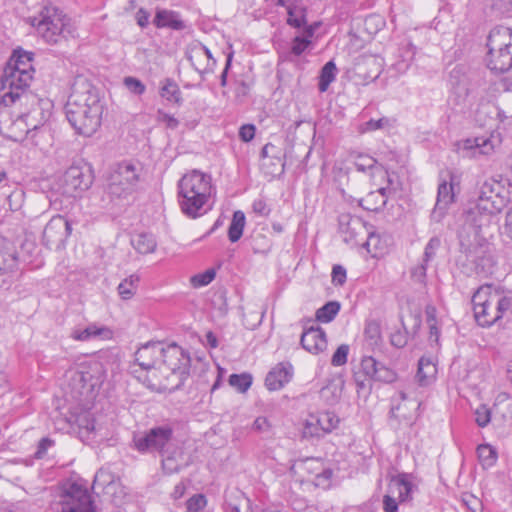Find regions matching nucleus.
Instances as JSON below:
<instances>
[{"instance_id":"nucleus-39","label":"nucleus","mask_w":512,"mask_h":512,"mask_svg":"<svg viewBox=\"0 0 512 512\" xmlns=\"http://www.w3.org/2000/svg\"><path fill=\"white\" fill-rule=\"evenodd\" d=\"M131 245L140 254H149L155 251L157 242L153 234L141 232L132 235Z\"/></svg>"},{"instance_id":"nucleus-14","label":"nucleus","mask_w":512,"mask_h":512,"mask_svg":"<svg viewBox=\"0 0 512 512\" xmlns=\"http://www.w3.org/2000/svg\"><path fill=\"white\" fill-rule=\"evenodd\" d=\"M354 379L360 388L366 386L372 380L394 381L396 374L386 368L379 369L378 362L372 356L362 357L359 366L354 371Z\"/></svg>"},{"instance_id":"nucleus-10","label":"nucleus","mask_w":512,"mask_h":512,"mask_svg":"<svg viewBox=\"0 0 512 512\" xmlns=\"http://www.w3.org/2000/svg\"><path fill=\"white\" fill-rule=\"evenodd\" d=\"M59 504L61 512H96L88 489L75 482L62 487Z\"/></svg>"},{"instance_id":"nucleus-57","label":"nucleus","mask_w":512,"mask_h":512,"mask_svg":"<svg viewBox=\"0 0 512 512\" xmlns=\"http://www.w3.org/2000/svg\"><path fill=\"white\" fill-rule=\"evenodd\" d=\"M251 428L257 433H268L272 429V423L267 417L259 416L254 420Z\"/></svg>"},{"instance_id":"nucleus-47","label":"nucleus","mask_w":512,"mask_h":512,"mask_svg":"<svg viewBox=\"0 0 512 512\" xmlns=\"http://www.w3.org/2000/svg\"><path fill=\"white\" fill-rule=\"evenodd\" d=\"M477 453L481 465L485 468L493 466L497 461V452L491 445H479Z\"/></svg>"},{"instance_id":"nucleus-51","label":"nucleus","mask_w":512,"mask_h":512,"mask_svg":"<svg viewBox=\"0 0 512 512\" xmlns=\"http://www.w3.org/2000/svg\"><path fill=\"white\" fill-rule=\"evenodd\" d=\"M311 44L312 39L302 32V35H297L293 38L290 51L294 56H300Z\"/></svg>"},{"instance_id":"nucleus-61","label":"nucleus","mask_w":512,"mask_h":512,"mask_svg":"<svg viewBox=\"0 0 512 512\" xmlns=\"http://www.w3.org/2000/svg\"><path fill=\"white\" fill-rule=\"evenodd\" d=\"M253 212L259 216L266 217L269 215L271 209L262 198L255 199L252 203Z\"/></svg>"},{"instance_id":"nucleus-60","label":"nucleus","mask_w":512,"mask_h":512,"mask_svg":"<svg viewBox=\"0 0 512 512\" xmlns=\"http://www.w3.org/2000/svg\"><path fill=\"white\" fill-rule=\"evenodd\" d=\"M331 277L334 285L342 286L346 281V269L341 265H334Z\"/></svg>"},{"instance_id":"nucleus-12","label":"nucleus","mask_w":512,"mask_h":512,"mask_svg":"<svg viewBox=\"0 0 512 512\" xmlns=\"http://www.w3.org/2000/svg\"><path fill=\"white\" fill-rule=\"evenodd\" d=\"M510 187V183H508V188H506L502 181H498L494 178L488 179L480 188L477 202L488 206L492 210L501 212L511 201Z\"/></svg>"},{"instance_id":"nucleus-49","label":"nucleus","mask_w":512,"mask_h":512,"mask_svg":"<svg viewBox=\"0 0 512 512\" xmlns=\"http://www.w3.org/2000/svg\"><path fill=\"white\" fill-rule=\"evenodd\" d=\"M253 378L249 373L232 374L229 384L240 393H245L252 385Z\"/></svg>"},{"instance_id":"nucleus-41","label":"nucleus","mask_w":512,"mask_h":512,"mask_svg":"<svg viewBox=\"0 0 512 512\" xmlns=\"http://www.w3.org/2000/svg\"><path fill=\"white\" fill-rule=\"evenodd\" d=\"M463 150L472 151L473 156L488 155L493 150V145L488 138L476 137L463 141Z\"/></svg>"},{"instance_id":"nucleus-8","label":"nucleus","mask_w":512,"mask_h":512,"mask_svg":"<svg viewBox=\"0 0 512 512\" xmlns=\"http://www.w3.org/2000/svg\"><path fill=\"white\" fill-rule=\"evenodd\" d=\"M65 377L78 386L82 393L95 400L105 382L106 370L101 362L86 360L70 367Z\"/></svg>"},{"instance_id":"nucleus-31","label":"nucleus","mask_w":512,"mask_h":512,"mask_svg":"<svg viewBox=\"0 0 512 512\" xmlns=\"http://www.w3.org/2000/svg\"><path fill=\"white\" fill-rule=\"evenodd\" d=\"M33 58L34 54L32 52L17 48L13 51L6 67H10L13 71L28 72V74L33 76Z\"/></svg>"},{"instance_id":"nucleus-20","label":"nucleus","mask_w":512,"mask_h":512,"mask_svg":"<svg viewBox=\"0 0 512 512\" xmlns=\"http://www.w3.org/2000/svg\"><path fill=\"white\" fill-rule=\"evenodd\" d=\"M278 7L286 10V24L300 30L307 23L308 4L306 0H275Z\"/></svg>"},{"instance_id":"nucleus-7","label":"nucleus","mask_w":512,"mask_h":512,"mask_svg":"<svg viewBox=\"0 0 512 512\" xmlns=\"http://www.w3.org/2000/svg\"><path fill=\"white\" fill-rule=\"evenodd\" d=\"M487 67L504 73L512 69V30L504 26L494 27L487 37Z\"/></svg>"},{"instance_id":"nucleus-36","label":"nucleus","mask_w":512,"mask_h":512,"mask_svg":"<svg viewBox=\"0 0 512 512\" xmlns=\"http://www.w3.org/2000/svg\"><path fill=\"white\" fill-rule=\"evenodd\" d=\"M401 323L407 333H416L421 326V314L415 304H407L401 310Z\"/></svg>"},{"instance_id":"nucleus-11","label":"nucleus","mask_w":512,"mask_h":512,"mask_svg":"<svg viewBox=\"0 0 512 512\" xmlns=\"http://www.w3.org/2000/svg\"><path fill=\"white\" fill-rule=\"evenodd\" d=\"M413 483L411 476L401 473L393 476L387 488V494L383 498V510L385 512H397L398 505L411 499Z\"/></svg>"},{"instance_id":"nucleus-24","label":"nucleus","mask_w":512,"mask_h":512,"mask_svg":"<svg viewBox=\"0 0 512 512\" xmlns=\"http://www.w3.org/2000/svg\"><path fill=\"white\" fill-rule=\"evenodd\" d=\"M301 344L309 353H322L328 344L326 333L321 327H309L302 333Z\"/></svg>"},{"instance_id":"nucleus-21","label":"nucleus","mask_w":512,"mask_h":512,"mask_svg":"<svg viewBox=\"0 0 512 512\" xmlns=\"http://www.w3.org/2000/svg\"><path fill=\"white\" fill-rule=\"evenodd\" d=\"M172 434L173 431L170 427L152 428L145 436L135 439V446L140 452L149 449L162 451L171 440Z\"/></svg>"},{"instance_id":"nucleus-6","label":"nucleus","mask_w":512,"mask_h":512,"mask_svg":"<svg viewBox=\"0 0 512 512\" xmlns=\"http://www.w3.org/2000/svg\"><path fill=\"white\" fill-rule=\"evenodd\" d=\"M472 304L474 317L482 327L492 325L505 311L512 310L511 297H500L498 290H476Z\"/></svg>"},{"instance_id":"nucleus-29","label":"nucleus","mask_w":512,"mask_h":512,"mask_svg":"<svg viewBox=\"0 0 512 512\" xmlns=\"http://www.w3.org/2000/svg\"><path fill=\"white\" fill-rule=\"evenodd\" d=\"M157 28H169L181 31L186 28L185 22L178 12L167 9H157L153 20Z\"/></svg>"},{"instance_id":"nucleus-1","label":"nucleus","mask_w":512,"mask_h":512,"mask_svg":"<svg viewBox=\"0 0 512 512\" xmlns=\"http://www.w3.org/2000/svg\"><path fill=\"white\" fill-rule=\"evenodd\" d=\"M104 101L99 89L86 77L77 76L65 105V114L75 132L92 136L101 126Z\"/></svg>"},{"instance_id":"nucleus-17","label":"nucleus","mask_w":512,"mask_h":512,"mask_svg":"<svg viewBox=\"0 0 512 512\" xmlns=\"http://www.w3.org/2000/svg\"><path fill=\"white\" fill-rule=\"evenodd\" d=\"M71 232V223L64 216L55 215L46 224L43 230L42 240L49 248H59L64 245L71 235Z\"/></svg>"},{"instance_id":"nucleus-55","label":"nucleus","mask_w":512,"mask_h":512,"mask_svg":"<svg viewBox=\"0 0 512 512\" xmlns=\"http://www.w3.org/2000/svg\"><path fill=\"white\" fill-rule=\"evenodd\" d=\"M123 83H124L125 87L131 93H133L135 95L140 96V95L144 94L146 91V86L144 85V83L135 77H132V76L125 77L123 80Z\"/></svg>"},{"instance_id":"nucleus-54","label":"nucleus","mask_w":512,"mask_h":512,"mask_svg":"<svg viewBox=\"0 0 512 512\" xmlns=\"http://www.w3.org/2000/svg\"><path fill=\"white\" fill-rule=\"evenodd\" d=\"M348 354L349 346L347 344H341L333 353L331 358V364L335 367L345 365L348 360Z\"/></svg>"},{"instance_id":"nucleus-4","label":"nucleus","mask_w":512,"mask_h":512,"mask_svg":"<svg viewBox=\"0 0 512 512\" xmlns=\"http://www.w3.org/2000/svg\"><path fill=\"white\" fill-rule=\"evenodd\" d=\"M39 35L50 44H57L74 37L75 27L71 19L58 8L45 6L38 15L30 18Z\"/></svg>"},{"instance_id":"nucleus-16","label":"nucleus","mask_w":512,"mask_h":512,"mask_svg":"<svg viewBox=\"0 0 512 512\" xmlns=\"http://www.w3.org/2000/svg\"><path fill=\"white\" fill-rule=\"evenodd\" d=\"M458 185V177L452 171H448L446 177L441 176L440 183L438 185L436 204L431 214L432 219L437 222L441 221L448 206L454 202L455 187Z\"/></svg>"},{"instance_id":"nucleus-62","label":"nucleus","mask_w":512,"mask_h":512,"mask_svg":"<svg viewBox=\"0 0 512 512\" xmlns=\"http://www.w3.org/2000/svg\"><path fill=\"white\" fill-rule=\"evenodd\" d=\"M388 123L387 118H380L378 120L371 119L362 125L361 132L374 131L383 128Z\"/></svg>"},{"instance_id":"nucleus-5","label":"nucleus","mask_w":512,"mask_h":512,"mask_svg":"<svg viewBox=\"0 0 512 512\" xmlns=\"http://www.w3.org/2000/svg\"><path fill=\"white\" fill-rule=\"evenodd\" d=\"M291 473L301 486L326 491L332 487L334 471L331 464L321 457H307L296 460Z\"/></svg>"},{"instance_id":"nucleus-42","label":"nucleus","mask_w":512,"mask_h":512,"mask_svg":"<svg viewBox=\"0 0 512 512\" xmlns=\"http://www.w3.org/2000/svg\"><path fill=\"white\" fill-rule=\"evenodd\" d=\"M437 375V366L429 357H422L419 360L417 378L422 385L434 380Z\"/></svg>"},{"instance_id":"nucleus-44","label":"nucleus","mask_w":512,"mask_h":512,"mask_svg":"<svg viewBox=\"0 0 512 512\" xmlns=\"http://www.w3.org/2000/svg\"><path fill=\"white\" fill-rule=\"evenodd\" d=\"M244 227L245 214L240 210L235 211L228 228V238L232 243L237 242L242 237Z\"/></svg>"},{"instance_id":"nucleus-38","label":"nucleus","mask_w":512,"mask_h":512,"mask_svg":"<svg viewBox=\"0 0 512 512\" xmlns=\"http://www.w3.org/2000/svg\"><path fill=\"white\" fill-rule=\"evenodd\" d=\"M161 98L169 103L180 106L183 103L182 92L178 84L171 78H165L159 89Z\"/></svg>"},{"instance_id":"nucleus-18","label":"nucleus","mask_w":512,"mask_h":512,"mask_svg":"<svg viewBox=\"0 0 512 512\" xmlns=\"http://www.w3.org/2000/svg\"><path fill=\"white\" fill-rule=\"evenodd\" d=\"M92 182L93 179L89 169L71 166L63 175V193L70 197H76L78 194L86 191Z\"/></svg>"},{"instance_id":"nucleus-46","label":"nucleus","mask_w":512,"mask_h":512,"mask_svg":"<svg viewBox=\"0 0 512 512\" xmlns=\"http://www.w3.org/2000/svg\"><path fill=\"white\" fill-rule=\"evenodd\" d=\"M341 309L338 301H330L317 309L315 318L320 323H330L334 320Z\"/></svg>"},{"instance_id":"nucleus-48","label":"nucleus","mask_w":512,"mask_h":512,"mask_svg":"<svg viewBox=\"0 0 512 512\" xmlns=\"http://www.w3.org/2000/svg\"><path fill=\"white\" fill-rule=\"evenodd\" d=\"M441 239L438 236L430 238L424 248L422 260L425 264H432L437 257L438 251L441 249Z\"/></svg>"},{"instance_id":"nucleus-23","label":"nucleus","mask_w":512,"mask_h":512,"mask_svg":"<svg viewBox=\"0 0 512 512\" xmlns=\"http://www.w3.org/2000/svg\"><path fill=\"white\" fill-rule=\"evenodd\" d=\"M497 213H499V211L492 210L488 206L477 202L474 207L467 211L465 221L467 224L473 226L478 233L492 223Z\"/></svg>"},{"instance_id":"nucleus-32","label":"nucleus","mask_w":512,"mask_h":512,"mask_svg":"<svg viewBox=\"0 0 512 512\" xmlns=\"http://www.w3.org/2000/svg\"><path fill=\"white\" fill-rule=\"evenodd\" d=\"M71 337L76 341L110 340L113 338V331L109 327L92 324L83 330H74Z\"/></svg>"},{"instance_id":"nucleus-30","label":"nucleus","mask_w":512,"mask_h":512,"mask_svg":"<svg viewBox=\"0 0 512 512\" xmlns=\"http://www.w3.org/2000/svg\"><path fill=\"white\" fill-rule=\"evenodd\" d=\"M17 265L18 258L13 243L5 237H0V273L12 272Z\"/></svg>"},{"instance_id":"nucleus-34","label":"nucleus","mask_w":512,"mask_h":512,"mask_svg":"<svg viewBox=\"0 0 512 512\" xmlns=\"http://www.w3.org/2000/svg\"><path fill=\"white\" fill-rule=\"evenodd\" d=\"M344 385L345 381L342 376L338 375L331 378L320 390L321 399L328 404L338 402L342 397Z\"/></svg>"},{"instance_id":"nucleus-25","label":"nucleus","mask_w":512,"mask_h":512,"mask_svg":"<svg viewBox=\"0 0 512 512\" xmlns=\"http://www.w3.org/2000/svg\"><path fill=\"white\" fill-rule=\"evenodd\" d=\"M389 236L377 232L373 225H370L368 234L362 245L372 257H382L389 249Z\"/></svg>"},{"instance_id":"nucleus-53","label":"nucleus","mask_w":512,"mask_h":512,"mask_svg":"<svg viewBox=\"0 0 512 512\" xmlns=\"http://www.w3.org/2000/svg\"><path fill=\"white\" fill-rule=\"evenodd\" d=\"M207 505V499L203 494H195L186 502V512H200Z\"/></svg>"},{"instance_id":"nucleus-52","label":"nucleus","mask_w":512,"mask_h":512,"mask_svg":"<svg viewBox=\"0 0 512 512\" xmlns=\"http://www.w3.org/2000/svg\"><path fill=\"white\" fill-rule=\"evenodd\" d=\"M215 276H216V270L214 268H209L203 273L193 275L190 278V283L194 287L206 286L214 280Z\"/></svg>"},{"instance_id":"nucleus-27","label":"nucleus","mask_w":512,"mask_h":512,"mask_svg":"<svg viewBox=\"0 0 512 512\" xmlns=\"http://www.w3.org/2000/svg\"><path fill=\"white\" fill-rule=\"evenodd\" d=\"M292 378V367L282 363L274 366L267 374L265 385L270 391L282 389Z\"/></svg>"},{"instance_id":"nucleus-63","label":"nucleus","mask_w":512,"mask_h":512,"mask_svg":"<svg viewBox=\"0 0 512 512\" xmlns=\"http://www.w3.org/2000/svg\"><path fill=\"white\" fill-rule=\"evenodd\" d=\"M256 128L253 124L242 125L239 129V137L244 142L251 141L255 136Z\"/></svg>"},{"instance_id":"nucleus-28","label":"nucleus","mask_w":512,"mask_h":512,"mask_svg":"<svg viewBox=\"0 0 512 512\" xmlns=\"http://www.w3.org/2000/svg\"><path fill=\"white\" fill-rule=\"evenodd\" d=\"M391 192L392 189L389 186L371 191L359 200V206L367 211H380L386 205Z\"/></svg>"},{"instance_id":"nucleus-59","label":"nucleus","mask_w":512,"mask_h":512,"mask_svg":"<svg viewBox=\"0 0 512 512\" xmlns=\"http://www.w3.org/2000/svg\"><path fill=\"white\" fill-rule=\"evenodd\" d=\"M476 422L480 427H485L491 419V412L487 406L481 405L475 411Z\"/></svg>"},{"instance_id":"nucleus-45","label":"nucleus","mask_w":512,"mask_h":512,"mask_svg":"<svg viewBox=\"0 0 512 512\" xmlns=\"http://www.w3.org/2000/svg\"><path fill=\"white\" fill-rule=\"evenodd\" d=\"M337 73V67L334 61H328L320 71L318 89L320 92H325L329 88V85L335 81Z\"/></svg>"},{"instance_id":"nucleus-56","label":"nucleus","mask_w":512,"mask_h":512,"mask_svg":"<svg viewBox=\"0 0 512 512\" xmlns=\"http://www.w3.org/2000/svg\"><path fill=\"white\" fill-rule=\"evenodd\" d=\"M507 88L506 82L503 79H491L489 81V86L487 88V98L488 101H491L493 98L496 97L497 93H500L501 91H505Z\"/></svg>"},{"instance_id":"nucleus-13","label":"nucleus","mask_w":512,"mask_h":512,"mask_svg":"<svg viewBox=\"0 0 512 512\" xmlns=\"http://www.w3.org/2000/svg\"><path fill=\"white\" fill-rule=\"evenodd\" d=\"M339 424L340 419L334 412L310 414L303 424L302 434L305 438H320L334 431Z\"/></svg>"},{"instance_id":"nucleus-2","label":"nucleus","mask_w":512,"mask_h":512,"mask_svg":"<svg viewBox=\"0 0 512 512\" xmlns=\"http://www.w3.org/2000/svg\"><path fill=\"white\" fill-rule=\"evenodd\" d=\"M183 353L176 345L166 346L162 342H149L135 353L137 379L151 389H158L160 379L181 368Z\"/></svg>"},{"instance_id":"nucleus-37","label":"nucleus","mask_w":512,"mask_h":512,"mask_svg":"<svg viewBox=\"0 0 512 512\" xmlns=\"http://www.w3.org/2000/svg\"><path fill=\"white\" fill-rule=\"evenodd\" d=\"M189 458L181 447L175 448L172 452H166L163 455V468L169 473L177 472L182 467L188 465Z\"/></svg>"},{"instance_id":"nucleus-33","label":"nucleus","mask_w":512,"mask_h":512,"mask_svg":"<svg viewBox=\"0 0 512 512\" xmlns=\"http://www.w3.org/2000/svg\"><path fill=\"white\" fill-rule=\"evenodd\" d=\"M357 74L365 81L376 80L382 72V64L373 56H363L357 62Z\"/></svg>"},{"instance_id":"nucleus-64","label":"nucleus","mask_w":512,"mask_h":512,"mask_svg":"<svg viewBox=\"0 0 512 512\" xmlns=\"http://www.w3.org/2000/svg\"><path fill=\"white\" fill-rule=\"evenodd\" d=\"M501 235L512 241V207L507 211Z\"/></svg>"},{"instance_id":"nucleus-43","label":"nucleus","mask_w":512,"mask_h":512,"mask_svg":"<svg viewBox=\"0 0 512 512\" xmlns=\"http://www.w3.org/2000/svg\"><path fill=\"white\" fill-rule=\"evenodd\" d=\"M349 160L353 162L357 171L363 173H371L377 163L372 156L358 151L349 152Z\"/></svg>"},{"instance_id":"nucleus-35","label":"nucleus","mask_w":512,"mask_h":512,"mask_svg":"<svg viewBox=\"0 0 512 512\" xmlns=\"http://www.w3.org/2000/svg\"><path fill=\"white\" fill-rule=\"evenodd\" d=\"M71 420L80 431H84L86 433H92L96 428V419L94 414L91 412V409H84L82 407H75L71 413Z\"/></svg>"},{"instance_id":"nucleus-40","label":"nucleus","mask_w":512,"mask_h":512,"mask_svg":"<svg viewBox=\"0 0 512 512\" xmlns=\"http://www.w3.org/2000/svg\"><path fill=\"white\" fill-rule=\"evenodd\" d=\"M225 512H253L250 500L241 491H233L227 497Z\"/></svg>"},{"instance_id":"nucleus-26","label":"nucleus","mask_w":512,"mask_h":512,"mask_svg":"<svg viewBox=\"0 0 512 512\" xmlns=\"http://www.w3.org/2000/svg\"><path fill=\"white\" fill-rule=\"evenodd\" d=\"M425 321L429 329V339L436 344L439 343L442 328L447 322H452L450 318L440 315L433 305L426 306Z\"/></svg>"},{"instance_id":"nucleus-9","label":"nucleus","mask_w":512,"mask_h":512,"mask_svg":"<svg viewBox=\"0 0 512 512\" xmlns=\"http://www.w3.org/2000/svg\"><path fill=\"white\" fill-rule=\"evenodd\" d=\"M140 169L130 161L118 163L109 173L106 193L111 200L126 199L138 189Z\"/></svg>"},{"instance_id":"nucleus-58","label":"nucleus","mask_w":512,"mask_h":512,"mask_svg":"<svg viewBox=\"0 0 512 512\" xmlns=\"http://www.w3.org/2000/svg\"><path fill=\"white\" fill-rule=\"evenodd\" d=\"M156 120L164 123L169 129H176L179 125V121L174 116L164 112L162 109H158L156 113Z\"/></svg>"},{"instance_id":"nucleus-15","label":"nucleus","mask_w":512,"mask_h":512,"mask_svg":"<svg viewBox=\"0 0 512 512\" xmlns=\"http://www.w3.org/2000/svg\"><path fill=\"white\" fill-rule=\"evenodd\" d=\"M339 231L346 243L351 245H362L370 225L357 216L349 213H342L338 217Z\"/></svg>"},{"instance_id":"nucleus-22","label":"nucleus","mask_w":512,"mask_h":512,"mask_svg":"<svg viewBox=\"0 0 512 512\" xmlns=\"http://www.w3.org/2000/svg\"><path fill=\"white\" fill-rule=\"evenodd\" d=\"M32 79L33 76L28 74V72L13 71L10 67H5L1 77V93L6 94L7 92H11L13 96L15 92L19 94L20 92L29 90L28 88Z\"/></svg>"},{"instance_id":"nucleus-50","label":"nucleus","mask_w":512,"mask_h":512,"mask_svg":"<svg viewBox=\"0 0 512 512\" xmlns=\"http://www.w3.org/2000/svg\"><path fill=\"white\" fill-rule=\"evenodd\" d=\"M429 264H425L421 261L418 265L411 269V279L414 284L421 286L433 285V283L429 280L427 276V267Z\"/></svg>"},{"instance_id":"nucleus-3","label":"nucleus","mask_w":512,"mask_h":512,"mask_svg":"<svg viewBox=\"0 0 512 512\" xmlns=\"http://www.w3.org/2000/svg\"><path fill=\"white\" fill-rule=\"evenodd\" d=\"M212 179L199 170L186 173L178 182V203L182 213L191 219L204 215L210 207Z\"/></svg>"},{"instance_id":"nucleus-19","label":"nucleus","mask_w":512,"mask_h":512,"mask_svg":"<svg viewBox=\"0 0 512 512\" xmlns=\"http://www.w3.org/2000/svg\"><path fill=\"white\" fill-rule=\"evenodd\" d=\"M0 104L4 106L18 104L21 108L25 109V111L21 112V117L27 118L31 113L42 110L43 100L30 90H26L19 94L15 92L13 96L11 92L1 94Z\"/></svg>"}]
</instances>
